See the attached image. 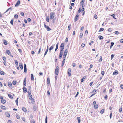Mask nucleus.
Masks as SVG:
<instances>
[{
  "label": "nucleus",
  "instance_id": "obj_18",
  "mask_svg": "<svg viewBox=\"0 0 123 123\" xmlns=\"http://www.w3.org/2000/svg\"><path fill=\"white\" fill-rule=\"evenodd\" d=\"M65 59H64L63 60L62 63V65H61V66H63L64 64V63H65Z\"/></svg>",
  "mask_w": 123,
  "mask_h": 123
},
{
  "label": "nucleus",
  "instance_id": "obj_36",
  "mask_svg": "<svg viewBox=\"0 0 123 123\" xmlns=\"http://www.w3.org/2000/svg\"><path fill=\"white\" fill-rule=\"evenodd\" d=\"M31 103L33 104V102H34V99L33 98L31 99Z\"/></svg>",
  "mask_w": 123,
  "mask_h": 123
},
{
  "label": "nucleus",
  "instance_id": "obj_58",
  "mask_svg": "<svg viewBox=\"0 0 123 123\" xmlns=\"http://www.w3.org/2000/svg\"><path fill=\"white\" fill-rule=\"evenodd\" d=\"M94 18L95 19H97V16L96 15V14H95L94 15Z\"/></svg>",
  "mask_w": 123,
  "mask_h": 123
},
{
  "label": "nucleus",
  "instance_id": "obj_14",
  "mask_svg": "<svg viewBox=\"0 0 123 123\" xmlns=\"http://www.w3.org/2000/svg\"><path fill=\"white\" fill-rule=\"evenodd\" d=\"M118 73V71H115L113 73V75H116Z\"/></svg>",
  "mask_w": 123,
  "mask_h": 123
},
{
  "label": "nucleus",
  "instance_id": "obj_57",
  "mask_svg": "<svg viewBox=\"0 0 123 123\" xmlns=\"http://www.w3.org/2000/svg\"><path fill=\"white\" fill-rule=\"evenodd\" d=\"M84 1H85V0H82L80 3V4H82H82H83V3L84 2Z\"/></svg>",
  "mask_w": 123,
  "mask_h": 123
},
{
  "label": "nucleus",
  "instance_id": "obj_42",
  "mask_svg": "<svg viewBox=\"0 0 123 123\" xmlns=\"http://www.w3.org/2000/svg\"><path fill=\"white\" fill-rule=\"evenodd\" d=\"M16 117L18 119H19L20 118V117L18 115H16Z\"/></svg>",
  "mask_w": 123,
  "mask_h": 123
},
{
  "label": "nucleus",
  "instance_id": "obj_37",
  "mask_svg": "<svg viewBox=\"0 0 123 123\" xmlns=\"http://www.w3.org/2000/svg\"><path fill=\"white\" fill-rule=\"evenodd\" d=\"M104 29L103 28H100L99 31V32L102 31L104 30Z\"/></svg>",
  "mask_w": 123,
  "mask_h": 123
},
{
  "label": "nucleus",
  "instance_id": "obj_6",
  "mask_svg": "<svg viewBox=\"0 0 123 123\" xmlns=\"http://www.w3.org/2000/svg\"><path fill=\"white\" fill-rule=\"evenodd\" d=\"M71 71V69L70 68L68 69V74L69 76H70L71 75V73L70 72Z\"/></svg>",
  "mask_w": 123,
  "mask_h": 123
},
{
  "label": "nucleus",
  "instance_id": "obj_52",
  "mask_svg": "<svg viewBox=\"0 0 123 123\" xmlns=\"http://www.w3.org/2000/svg\"><path fill=\"white\" fill-rule=\"evenodd\" d=\"M20 15L22 16H24V13H23V12H21L20 13Z\"/></svg>",
  "mask_w": 123,
  "mask_h": 123
},
{
  "label": "nucleus",
  "instance_id": "obj_26",
  "mask_svg": "<svg viewBox=\"0 0 123 123\" xmlns=\"http://www.w3.org/2000/svg\"><path fill=\"white\" fill-rule=\"evenodd\" d=\"M67 54L64 53V55L63 56V57L64 59H65V58Z\"/></svg>",
  "mask_w": 123,
  "mask_h": 123
},
{
  "label": "nucleus",
  "instance_id": "obj_24",
  "mask_svg": "<svg viewBox=\"0 0 123 123\" xmlns=\"http://www.w3.org/2000/svg\"><path fill=\"white\" fill-rule=\"evenodd\" d=\"M98 104H96L95 105L94 107V108L95 109H97L98 107Z\"/></svg>",
  "mask_w": 123,
  "mask_h": 123
},
{
  "label": "nucleus",
  "instance_id": "obj_28",
  "mask_svg": "<svg viewBox=\"0 0 123 123\" xmlns=\"http://www.w3.org/2000/svg\"><path fill=\"white\" fill-rule=\"evenodd\" d=\"M1 109L3 110H5L6 109V108L3 105H1Z\"/></svg>",
  "mask_w": 123,
  "mask_h": 123
},
{
  "label": "nucleus",
  "instance_id": "obj_29",
  "mask_svg": "<svg viewBox=\"0 0 123 123\" xmlns=\"http://www.w3.org/2000/svg\"><path fill=\"white\" fill-rule=\"evenodd\" d=\"M36 105H34L33 107V109L34 111L36 110Z\"/></svg>",
  "mask_w": 123,
  "mask_h": 123
},
{
  "label": "nucleus",
  "instance_id": "obj_54",
  "mask_svg": "<svg viewBox=\"0 0 123 123\" xmlns=\"http://www.w3.org/2000/svg\"><path fill=\"white\" fill-rule=\"evenodd\" d=\"M11 9V7H10L9 8H8L7 10L5 12V13H6V12H7L8 11H9V10L10 9Z\"/></svg>",
  "mask_w": 123,
  "mask_h": 123
},
{
  "label": "nucleus",
  "instance_id": "obj_63",
  "mask_svg": "<svg viewBox=\"0 0 123 123\" xmlns=\"http://www.w3.org/2000/svg\"><path fill=\"white\" fill-rule=\"evenodd\" d=\"M114 33L115 34L117 35L119 34V32L118 31H115V32Z\"/></svg>",
  "mask_w": 123,
  "mask_h": 123
},
{
  "label": "nucleus",
  "instance_id": "obj_47",
  "mask_svg": "<svg viewBox=\"0 0 123 123\" xmlns=\"http://www.w3.org/2000/svg\"><path fill=\"white\" fill-rule=\"evenodd\" d=\"M10 22V23L11 24H12V25H13V20L12 19V20H11Z\"/></svg>",
  "mask_w": 123,
  "mask_h": 123
},
{
  "label": "nucleus",
  "instance_id": "obj_35",
  "mask_svg": "<svg viewBox=\"0 0 123 123\" xmlns=\"http://www.w3.org/2000/svg\"><path fill=\"white\" fill-rule=\"evenodd\" d=\"M32 95L31 94L29 95V98L30 99H32Z\"/></svg>",
  "mask_w": 123,
  "mask_h": 123
},
{
  "label": "nucleus",
  "instance_id": "obj_60",
  "mask_svg": "<svg viewBox=\"0 0 123 123\" xmlns=\"http://www.w3.org/2000/svg\"><path fill=\"white\" fill-rule=\"evenodd\" d=\"M82 47L83 48L85 46V44L84 43H83L81 45Z\"/></svg>",
  "mask_w": 123,
  "mask_h": 123
},
{
  "label": "nucleus",
  "instance_id": "obj_5",
  "mask_svg": "<svg viewBox=\"0 0 123 123\" xmlns=\"http://www.w3.org/2000/svg\"><path fill=\"white\" fill-rule=\"evenodd\" d=\"M24 72L26 73L27 72V68H26V65L25 64H24Z\"/></svg>",
  "mask_w": 123,
  "mask_h": 123
},
{
  "label": "nucleus",
  "instance_id": "obj_48",
  "mask_svg": "<svg viewBox=\"0 0 123 123\" xmlns=\"http://www.w3.org/2000/svg\"><path fill=\"white\" fill-rule=\"evenodd\" d=\"M47 93L48 96H49L50 95V93L49 91V90H48L47 91Z\"/></svg>",
  "mask_w": 123,
  "mask_h": 123
},
{
  "label": "nucleus",
  "instance_id": "obj_13",
  "mask_svg": "<svg viewBox=\"0 0 123 123\" xmlns=\"http://www.w3.org/2000/svg\"><path fill=\"white\" fill-rule=\"evenodd\" d=\"M23 89L24 92L26 93L27 92V89L25 88V87H23Z\"/></svg>",
  "mask_w": 123,
  "mask_h": 123
},
{
  "label": "nucleus",
  "instance_id": "obj_45",
  "mask_svg": "<svg viewBox=\"0 0 123 123\" xmlns=\"http://www.w3.org/2000/svg\"><path fill=\"white\" fill-rule=\"evenodd\" d=\"M102 57L101 56L100 57V59L98 60V61L99 62H101L102 61Z\"/></svg>",
  "mask_w": 123,
  "mask_h": 123
},
{
  "label": "nucleus",
  "instance_id": "obj_31",
  "mask_svg": "<svg viewBox=\"0 0 123 123\" xmlns=\"http://www.w3.org/2000/svg\"><path fill=\"white\" fill-rule=\"evenodd\" d=\"M1 102L3 103V104H4L6 102V101L5 100H1Z\"/></svg>",
  "mask_w": 123,
  "mask_h": 123
},
{
  "label": "nucleus",
  "instance_id": "obj_46",
  "mask_svg": "<svg viewBox=\"0 0 123 123\" xmlns=\"http://www.w3.org/2000/svg\"><path fill=\"white\" fill-rule=\"evenodd\" d=\"M18 97L17 99L15 101V102L18 105Z\"/></svg>",
  "mask_w": 123,
  "mask_h": 123
},
{
  "label": "nucleus",
  "instance_id": "obj_17",
  "mask_svg": "<svg viewBox=\"0 0 123 123\" xmlns=\"http://www.w3.org/2000/svg\"><path fill=\"white\" fill-rule=\"evenodd\" d=\"M31 78L32 80H34V76L33 74H31Z\"/></svg>",
  "mask_w": 123,
  "mask_h": 123
},
{
  "label": "nucleus",
  "instance_id": "obj_59",
  "mask_svg": "<svg viewBox=\"0 0 123 123\" xmlns=\"http://www.w3.org/2000/svg\"><path fill=\"white\" fill-rule=\"evenodd\" d=\"M31 123H35L34 120L33 119H32L31 121Z\"/></svg>",
  "mask_w": 123,
  "mask_h": 123
},
{
  "label": "nucleus",
  "instance_id": "obj_7",
  "mask_svg": "<svg viewBox=\"0 0 123 123\" xmlns=\"http://www.w3.org/2000/svg\"><path fill=\"white\" fill-rule=\"evenodd\" d=\"M63 55V52L62 51H60L59 54V59H61L62 58Z\"/></svg>",
  "mask_w": 123,
  "mask_h": 123
},
{
  "label": "nucleus",
  "instance_id": "obj_27",
  "mask_svg": "<svg viewBox=\"0 0 123 123\" xmlns=\"http://www.w3.org/2000/svg\"><path fill=\"white\" fill-rule=\"evenodd\" d=\"M98 38L100 40L102 39L103 38V37L101 35L99 36Z\"/></svg>",
  "mask_w": 123,
  "mask_h": 123
},
{
  "label": "nucleus",
  "instance_id": "obj_51",
  "mask_svg": "<svg viewBox=\"0 0 123 123\" xmlns=\"http://www.w3.org/2000/svg\"><path fill=\"white\" fill-rule=\"evenodd\" d=\"M47 117L46 116L45 118V123H47Z\"/></svg>",
  "mask_w": 123,
  "mask_h": 123
},
{
  "label": "nucleus",
  "instance_id": "obj_39",
  "mask_svg": "<svg viewBox=\"0 0 123 123\" xmlns=\"http://www.w3.org/2000/svg\"><path fill=\"white\" fill-rule=\"evenodd\" d=\"M14 17L16 19H17L18 18V15L17 14H15L14 15Z\"/></svg>",
  "mask_w": 123,
  "mask_h": 123
},
{
  "label": "nucleus",
  "instance_id": "obj_53",
  "mask_svg": "<svg viewBox=\"0 0 123 123\" xmlns=\"http://www.w3.org/2000/svg\"><path fill=\"white\" fill-rule=\"evenodd\" d=\"M68 52V49H66L65 50L64 52V53L67 54Z\"/></svg>",
  "mask_w": 123,
  "mask_h": 123
},
{
  "label": "nucleus",
  "instance_id": "obj_23",
  "mask_svg": "<svg viewBox=\"0 0 123 123\" xmlns=\"http://www.w3.org/2000/svg\"><path fill=\"white\" fill-rule=\"evenodd\" d=\"M6 52L7 53V54L8 55H10L11 54V53L10 51L9 50H7L6 51Z\"/></svg>",
  "mask_w": 123,
  "mask_h": 123
},
{
  "label": "nucleus",
  "instance_id": "obj_41",
  "mask_svg": "<svg viewBox=\"0 0 123 123\" xmlns=\"http://www.w3.org/2000/svg\"><path fill=\"white\" fill-rule=\"evenodd\" d=\"M15 62L16 65L17 66L18 65V62L17 60H15Z\"/></svg>",
  "mask_w": 123,
  "mask_h": 123
},
{
  "label": "nucleus",
  "instance_id": "obj_30",
  "mask_svg": "<svg viewBox=\"0 0 123 123\" xmlns=\"http://www.w3.org/2000/svg\"><path fill=\"white\" fill-rule=\"evenodd\" d=\"M71 24L69 25L68 26V30L69 31L71 29Z\"/></svg>",
  "mask_w": 123,
  "mask_h": 123
},
{
  "label": "nucleus",
  "instance_id": "obj_15",
  "mask_svg": "<svg viewBox=\"0 0 123 123\" xmlns=\"http://www.w3.org/2000/svg\"><path fill=\"white\" fill-rule=\"evenodd\" d=\"M47 83L48 84H49L50 83V79L49 78H48L47 79Z\"/></svg>",
  "mask_w": 123,
  "mask_h": 123
},
{
  "label": "nucleus",
  "instance_id": "obj_20",
  "mask_svg": "<svg viewBox=\"0 0 123 123\" xmlns=\"http://www.w3.org/2000/svg\"><path fill=\"white\" fill-rule=\"evenodd\" d=\"M58 43H57L56 45V47L55 50V52L58 49Z\"/></svg>",
  "mask_w": 123,
  "mask_h": 123
},
{
  "label": "nucleus",
  "instance_id": "obj_40",
  "mask_svg": "<svg viewBox=\"0 0 123 123\" xmlns=\"http://www.w3.org/2000/svg\"><path fill=\"white\" fill-rule=\"evenodd\" d=\"M114 56V55L113 54H112L111 55V60L113 58Z\"/></svg>",
  "mask_w": 123,
  "mask_h": 123
},
{
  "label": "nucleus",
  "instance_id": "obj_21",
  "mask_svg": "<svg viewBox=\"0 0 123 123\" xmlns=\"http://www.w3.org/2000/svg\"><path fill=\"white\" fill-rule=\"evenodd\" d=\"M55 45V44L53 45H52V46H51L50 47V48H49V50L50 51H51V50H52V49H53V48H54V46Z\"/></svg>",
  "mask_w": 123,
  "mask_h": 123
},
{
  "label": "nucleus",
  "instance_id": "obj_44",
  "mask_svg": "<svg viewBox=\"0 0 123 123\" xmlns=\"http://www.w3.org/2000/svg\"><path fill=\"white\" fill-rule=\"evenodd\" d=\"M83 36V34L82 33H80V38H81Z\"/></svg>",
  "mask_w": 123,
  "mask_h": 123
},
{
  "label": "nucleus",
  "instance_id": "obj_10",
  "mask_svg": "<svg viewBox=\"0 0 123 123\" xmlns=\"http://www.w3.org/2000/svg\"><path fill=\"white\" fill-rule=\"evenodd\" d=\"M78 17L79 15L78 14L76 15L75 17V18L74 19L75 22H76L77 20Z\"/></svg>",
  "mask_w": 123,
  "mask_h": 123
},
{
  "label": "nucleus",
  "instance_id": "obj_61",
  "mask_svg": "<svg viewBox=\"0 0 123 123\" xmlns=\"http://www.w3.org/2000/svg\"><path fill=\"white\" fill-rule=\"evenodd\" d=\"M93 43V41H91V42L90 43H89V45H91V44H92Z\"/></svg>",
  "mask_w": 123,
  "mask_h": 123
},
{
  "label": "nucleus",
  "instance_id": "obj_22",
  "mask_svg": "<svg viewBox=\"0 0 123 123\" xmlns=\"http://www.w3.org/2000/svg\"><path fill=\"white\" fill-rule=\"evenodd\" d=\"M77 119L78 120V123H80V118L79 117H78L77 118Z\"/></svg>",
  "mask_w": 123,
  "mask_h": 123
},
{
  "label": "nucleus",
  "instance_id": "obj_16",
  "mask_svg": "<svg viewBox=\"0 0 123 123\" xmlns=\"http://www.w3.org/2000/svg\"><path fill=\"white\" fill-rule=\"evenodd\" d=\"M5 114L6 116L7 117H10V116L9 113L8 112H6L5 113Z\"/></svg>",
  "mask_w": 123,
  "mask_h": 123
},
{
  "label": "nucleus",
  "instance_id": "obj_2",
  "mask_svg": "<svg viewBox=\"0 0 123 123\" xmlns=\"http://www.w3.org/2000/svg\"><path fill=\"white\" fill-rule=\"evenodd\" d=\"M59 72V67L57 66L55 69V74L56 75H58Z\"/></svg>",
  "mask_w": 123,
  "mask_h": 123
},
{
  "label": "nucleus",
  "instance_id": "obj_56",
  "mask_svg": "<svg viewBox=\"0 0 123 123\" xmlns=\"http://www.w3.org/2000/svg\"><path fill=\"white\" fill-rule=\"evenodd\" d=\"M84 27L83 26H82L81 27V28L80 29V31H82L83 30V29H84Z\"/></svg>",
  "mask_w": 123,
  "mask_h": 123
},
{
  "label": "nucleus",
  "instance_id": "obj_32",
  "mask_svg": "<svg viewBox=\"0 0 123 123\" xmlns=\"http://www.w3.org/2000/svg\"><path fill=\"white\" fill-rule=\"evenodd\" d=\"M8 95L9 98L10 99H12L13 98V97L12 95H11V94H8Z\"/></svg>",
  "mask_w": 123,
  "mask_h": 123
},
{
  "label": "nucleus",
  "instance_id": "obj_4",
  "mask_svg": "<svg viewBox=\"0 0 123 123\" xmlns=\"http://www.w3.org/2000/svg\"><path fill=\"white\" fill-rule=\"evenodd\" d=\"M26 84V78H25L24 80L23 85L24 87H25Z\"/></svg>",
  "mask_w": 123,
  "mask_h": 123
},
{
  "label": "nucleus",
  "instance_id": "obj_64",
  "mask_svg": "<svg viewBox=\"0 0 123 123\" xmlns=\"http://www.w3.org/2000/svg\"><path fill=\"white\" fill-rule=\"evenodd\" d=\"M3 59L4 61H6V58L5 57H3Z\"/></svg>",
  "mask_w": 123,
  "mask_h": 123
},
{
  "label": "nucleus",
  "instance_id": "obj_62",
  "mask_svg": "<svg viewBox=\"0 0 123 123\" xmlns=\"http://www.w3.org/2000/svg\"><path fill=\"white\" fill-rule=\"evenodd\" d=\"M120 87L121 88L123 89V84H121L120 86Z\"/></svg>",
  "mask_w": 123,
  "mask_h": 123
},
{
  "label": "nucleus",
  "instance_id": "obj_34",
  "mask_svg": "<svg viewBox=\"0 0 123 123\" xmlns=\"http://www.w3.org/2000/svg\"><path fill=\"white\" fill-rule=\"evenodd\" d=\"M46 29L47 31H49L51 30V29H50L48 26L46 28Z\"/></svg>",
  "mask_w": 123,
  "mask_h": 123
},
{
  "label": "nucleus",
  "instance_id": "obj_38",
  "mask_svg": "<svg viewBox=\"0 0 123 123\" xmlns=\"http://www.w3.org/2000/svg\"><path fill=\"white\" fill-rule=\"evenodd\" d=\"M104 110L103 109H102L101 111H100V113L101 114H103L104 112Z\"/></svg>",
  "mask_w": 123,
  "mask_h": 123
},
{
  "label": "nucleus",
  "instance_id": "obj_9",
  "mask_svg": "<svg viewBox=\"0 0 123 123\" xmlns=\"http://www.w3.org/2000/svg\"><path fill=\"white\" fill-rule=\"evenodd\" d=\"M8 84L10 88L12 89V83L10 82H9L8 83Z\"/></svg>",
  "mask_w": 123,
  "mask_h": 123
},
{
  "label": "nucleus",
  "instance_id": "obj_49",
  "mask_svg": "<svg viewBox=\"0 0 123 123\" xmlns=\"http://www.w3.org/2000/svg\"><path fill=\"white\" fill-rule=\"evenodd\" d=\"M107 97H108V96L107 95H105L104 96V97L105 99V100H107Z\"/></svg>",
  "mask_w": 123,
  "mask_h": 123
},
{
  "label": "nucleus",
  "instance_id": "obj_11",
  "mask_svg": "<svg viewBox=\"0 0 123 123\" xmlns=\"http://www.w3.org/2000/svg\"><path fill=\"white\" fill-rule=\"evenodd\" d=\"M19 66L21 69L22 70L23 69V66L22 63H19Z\"/></svg>",
  "mask_w": 123,
  "mask_h": 123
},
{
  "label": "nucleus",
  "instance_id": "obj_1",
  "mask_svg": "<svg viewBox=\"0 0 123 123\" xmlns=\"http://www.w3.org/2000/svg\"><path fill=\"white\" fill-rule=\"evenodd\" d=\"M64 43H62L60 46V51H62L64 48Z\"/></svg>",
  "mask_w": 123,
  "mask_h": 123
},
{
  "label": "nucleus",
  "instance_id": "obj_33",
  "mask_svg": "<svg viewBox=\"0 0 123 123\" xmlns=\"http://www.w3.org/2000/svg\"><path fill=\"white\" fill-rule=\"evenodd\" d=\"M4 43L5 45H7V41L5 40H4Z\"/></svg>",
  "mask_w": 123,
  "mask_h": 123
},
{
  "label": "nucleus",
  "instance_id": "obj_19",
  "mask_svg": "<svg viewBox=\"0 0 123 123\" xmlns=\"http://www.w3.org/2000/svg\"><path fill=\"white\" fill-rule=\"evenodd\" d=\"M22 109L23 111L25 112H27V110L26 108L24 107H23L22 108Z\"/></svg>",
  "mask_w": 123,
  "mask_h": 123
},
{
  "label": "nucleus",
  "instance_id": "obj_55",
  "mask_svg": "<svg viewBox=\"0 0 123 123\" xmlns=\"http://www.w3.org/2000/svg\"><path fill=\"white\" fill-rule=\"evenodd\" d=\"M16 81H13L12 82L13 84V85H15L16 84Z\"/></svg>",
  "mask_w": 123,
  "mask_h": 123
},
{
  "label": "nucleus",
  "instance_id": "obj_8",
  "mask_svg": "<svg viewBox=\"0 0 123 123\" xmlns=\"http://www.w3.org/2000/svg\"><path fill=\"white\" fill-rule=\"evenodd\" d=\"M20 4V1L19 0L18 1L15 5V6L16 7H17Z\"/></svg>",
  "mask_w": 123,
  "mask_h": 123
},
{
  "label": "nucleus",
  "instance_id": "obj_43",
  "mask_svg": "<svg viewBox=\"0 0 123 123\" xmlns=\"http://www.w3.org/2000/svg\"><path fill=\"white\" fill-rule=\"evenodd\" d=\"M0 74L1 75H3L4 74V73L3 71H1L0 72Z\"/></svg>",
  "mask_w": 123,
  "mask_h": 123
},
{
  "label": "nucleus",
  "instance_id": "obj_25",
  "mask_svg": "<svg viewBox=\"0 0 123 123\" xmlns=\"http://www.w3.org/2000/svg\"><path fill=\"white\" fill-rule=\"evenodd\" d=\"M86 76H84L83 78L81 80V82H83L84 80L86 79Z\"/></svg>",
  "mask_w": 123,
  "mask_h": 123
},
{
  "label": "nucleus",
  "instance_id": "obj_50",
  "mask_svg": "<svg viewBox=\"0 0 123 123\" xmlns=\"http://www.w3.org/2000/svg\"><path fill=\"white\" fill-rule=\"evenodd\" d=\"M101 74L102 75H104V71H102L101 72Z\"/></svg>",
  "mask_w": 123,
  "mask_h": 123
},
{
  "label": "nucleus",
  "instance_id": "obj_12",
  "mask_svg": "<svg viewBox=\"0 0 123 123\" xmlns=\"http://www.w3.org/2000/svg\"><path fill=\"white\" fill-rule=\"evenodd\" d=\"M48 49H49L48 47V46L47 47V49L46 50V51H45V53L44 54V57H45V55L47 54V53L48 52Z\"/></svg>",
  "mask_w": 123,
  "mask_h": 123
},
{
  "label": "nucleus",
  "instance_id": "obj_3",
  "mask_svg": "<svg viewBox=\"0 0 123 123\" xmlns=\"http://www.w3.org/2000/svg\"><path fill=\"white\" fill-rule=\"evenodd\" d=\"M55 14L53 12L51 13L50 14V19H52L54 17Z\"/></svg>",
  "mask_w": 123,
  "mask_h": 123
}]
</instances>
